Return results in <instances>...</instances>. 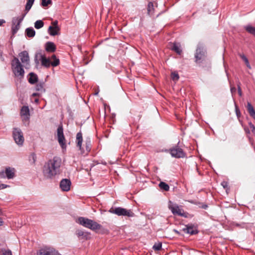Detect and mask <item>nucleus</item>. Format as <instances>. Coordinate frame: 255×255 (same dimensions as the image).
Returning a JSON list of instances; mask_svg holds the SVG:
<instances>
[{
	"label": "nucleus",
	"mask_w": 255,
	"mask_h": 255,
	"mask_svg": "<svg viewBox=\"0 0 255 255\" xmlns=\"http://www.w3.org/2000/svg\"><path fill=\"white\" fill-rule=\"evenodd\" d=\"M245 131H246V132L247 133H250V130L248 128H245Z\"/></svg>",
	"instance_id": "nucleus-45"
},
{
	"label": "nucleus",
	"mask_w": 255,
	"mask_h": 255,
	"mask_svg": "<svg viewBox=\"0 0 255 255\" xmlns=\"http://www.w3.org/2000/svg\"><path fill=\"white\" fill-rule=\"evenodd\" d=\"M61 160L59 157H54L46 162L43 168V174L47 179H51L58 172Z\"/></svg>",
	"instance_id": "nucleus-1"
},
{
	"label": "nucleus",
	"mask_w": 255,
	"mask_h": 255,
	"mask_svg": "<svg viewBox=\"0 0 255 255\" xmlns=\"http://www.w3.org/2000/svg\"><path fill=\"white\" fill-rule=\"evenodd\" d=\"M76 235L80 238L81 239L87 240L89 234L87 232H84L81 230H77L76 232Z\"/></svg>",
	"instance_id": "nucleus-17"
},
{
	"label": "nucleus",
	"mask_w": 255,
	"mask_h": 255,
	"mask_svg": "<svg viewBox=\"0 0 255 255\" xmlns=\"http://www.w3.org/2000/svg\"><path fill=\"white\" fill-rule=\"evenodd\" d=\"M26 35L29 37H32L35 35V32L33 28H27L26 30Z\"/></svg>",
	"instance_id": "nucleus-28"
},
{
	"label": "nucleus",
	"mask_w": 255,
	"mask_h": 255,
	"mask_svg": "<svg viewBox=\"0 0 255 255\" xmlns=\"http://www.w3.org/2000/svg\"><path fill=\"white\" fill-rule=\"evenodd\" d=\"M162 247L161 243H155L153 246V249L154 251H159L161 250Z\"/></svg>",
	"instance_id": "nucleus-35"
},
{
	"label": "nucleus",
	"mask_w": 255,
	"mask_h": 255,
	"mask_svg": "<svg viewBox=\"0 0 255 255\" xmlns=\"http://www.w3.org/2000/svg\"><path fill=\"white\" fill-rule=\"evenodd\" d=\"M83 135L81 131L78 132L76 137V146L78 148L79 150L82 154L87 155L91 151L92 144L91 140L89 137L86 138L84 144L82 145L83 143Z\"/></svg>",
	"instance_id": "nucleus-2"
},
{
	"label": "nucleus",
	"mask_w": 255,
	"mask_h": 255,
	"mask_svg": "<svg viewBox=\"0 0 255 255\" xmlns=\"http://www.w3.org/2000/svg\"><path fill=\"white\" fill-rule=\"evenodd\" d=\"M11 68L14 76L21 79L23 77L24 71L19 59L14 57L11 61Z\"/></svg>",
	"instance_id": "nucleus-4"
},
{
	"label": "nucleus",
	"mask_w": 255,
	"mask_h": 255,
	"mask_svg": "<svg viewBox=\"0 0 255 255\" xmlns=\"http://www.w3.org/2000/svg\"><path fill=\"white\" fill-rule=\"evenodd\" d=\"M38 95H39V94H37V93H33L32 95V96H33V97H36V96H38Z\"/></svg>",
	"instance_id": "nucleus-47"
},
{
	"label": "nucleus",
	"mask_w": 255,
	"mask_h": 255,
	"mask_svg": "<svg viewBox=\"0 0 255 255\" xmlns=\"http://www.w3.org/2000/svg\"><path fill=\"white\" fill-rule=\"evenodd\" d=\"M195 62L200 64L202 63L205 58V52L201 47H198L195 54Z\"/></svg>",
	"instance_id": "nucleus-10"
},
{
	"label": "nucleus",
	"mask_w": 255,
	"mask_h": 255,
	"mask_svg": "<svg viewBox=\"0 0 255 255\" xmlns=\"http://www.w3.org/2000/svg\"><path fill=\"white\" fill-rule=\"evenodd\" d=\"M247 108L250 115L255 119V111L250 102H248Z\"/></svg>",
	"instance_id": "nucleus-21"
},
{
	"label": "nucleus",
	"mask_w": 255,
	"mask_h": 255,
	"mask_svg": "<svg viewBox=\"0 0 255 255\" xmlns=\"http://www.w3.org/2000/svg\"><path fill=\"white\" fill-rule=\"evenodd\" d=\"M5 174L8 179L12 178L14 176V169L10 167L6 168Z\"/></svg>",
	"instance_id": "nucleus-20"
},
{
	"label": "nucleus",
	"mask_w": 255,
	"mask_h": 255,
	"mask_svg": "<svg viewBox=\"0 0 255 255\" xmlns=\"http://www.w3.org/2000/svg\"><path fill=\"white\" fill-rule=\"evenodd\" d=\"M249 125L250 128L251 129L252 133L255 135V126L251 122H250L249 123Z\"/></svg>",
	"instance_id": "nucleus-38"
},
{
	"label": "nucleus",
	"mask_w": 255,
	"mask_h": 255,
	"mask_svg": "<svg viewBox=\"0 0 255 255\" xmlns=\"http://www.w3.org/2000/svg\"><path fill=\"white\" fill-rule=\"evenodd\" d=\"M51 60L52 61H51V65L52 66L55 67L59 64V60L56 58L55 55H53L51 56Z\"/></svg>",
	"instance_id": "nucleus-26"
},
{
	"label": "nucleus",
	"mask_w": 255,
	"mask_h": 255,
	"mask_svg": "<svg viewBox=\"0 0 255 255\" xmlns=\"http://www.w3.org/2000/svg\"><path fill=\"white\" fill-rule=\"evenodd\" d=\"M34 102H35L36 103H38V102H39V100H38V99L36 98V99L34 100Z\"/></svg>",
	"instance_id": "nucleus-49"
},
{
	"label": "nucleus",
	"mask_w": 255,
	"mask_h": 255,
	"mask_svg": "<svg viewBox=\"0 0 255 255\" xmlns=\"http://www.w3.org/2000/svg\"><path fill=\"white\" fill-rule=\"evenodd\" d=\"M246 30L249 33L255 36V27L251 25H247L245 27Z\"/></svg>",
	"instance_id": "nucleus-27"
},
{
	"label": "nucleus",
	"mask_w": 255,
	"mask_h": 255,
	"mask_svg": "<svg viewBox=\"0 0 255 255\" xmlns=\"http://www.w3.org/2000/svg\"><path fill=\"white\" fill-rule=\"evenodd\" d=\"M34 0H27V2L25 5V13L24 14H26L28 11L31 8L33 3H34Z\"/></svg>",
	"instance_id": "nucleus-25"
},
{
	"label": "nucleus",
	"mask_w": 255,
	"mask_h": 255,
	"mask_svg": "<svg viewBox=\"0 0 255 255\" xmlns=\"http://www.w3.org/2000/svg\"><path fill=\"white\" fill-rule=\"evenodd\" d=\"M36 160V154L32 152L31 153L29 156V161L31 165H34Z\"/></svg>",
	"instance_id": "nucleus-29"
},
{
	"label": "nucleus",
	"mask_w": 255,
	"mask_h": 255,
	"mask_svg": "<svg viewBox=\"0 0 255 255\" xmlns=\"http://www.w3.org/2000/svg\"><path fill=\"white\" fill-rule=\"evenodd\" d=\"M154 8L153 3L152 2H149L148 4L147 11L149 15H152L153 13Z\"/></svg>",
	"instance_id": "nucleus-31"
},
{
	"label": "nucleus",
	"mask_w": 255,
	"mask_h": 255,
	"mask_svg": "<svg viewBox=\"0 0 255 255\" xmlns=\"http://www.w3.org/2000/svg\"><path fill=\"white\" fill-rule=\"evenodd\" d=\"M174 232H175V233H178V231H176V230H174Z\"/></svg>",
	"instance_id": "nucleus-50"
},
{
	"label": "nucleus",
	"mask_w": 255,
	"mask_h": 255,
	"mask_svg": "<svg viewBox=\"0 0 255 255\" xmlns=\"http://www.w3.org/2000/svg\"><path fill=\"white\" fill-rule=\"evenodd\" d=\"M222 186L223 187V188L225 189H227L228 183L227 182L223 181L221 183Z\"/></svg>",
	"instance_id": "nucleus-40"
},
{
	"label": "nucleus",
	"mask_w": 255,
	"mask_h": 255,
	"mask_svg": "<svg viewBox=\"0 0 255 255\" xmlns=\"http://www.w3.org/2000/svg\"><path fill=\"white\" fill-rule=\"evenodd\" d=\"M231 92L233 95L236 94V88L234 87H231Z\"/></svg>",
	"instance_id": "nucleus-41"
},
{
	"label": "nucleus",
	"mask_w": 255,
	"mask_h": 255,
	"mask_svg": "<svg viewBox=\"0 0 255 255\" xmlns=\"http://www.w3.org/2000/svg\"><path fill=\"white\" fill-rule=\"evenodd\" d=\"M171 76V78L173 81H177L179 78L178 74L175 72L172 73Z\"/></svg>",
	"instance_id": "nucleus-37"
},
{
	"label": "nucleus",
	"mask_w": 255,
	"mask_h": 255,
	"mask_svg": "<svg viewBox=\"0 0 255 255\" xmlns=\"http://www.w3.org/2000/svg\"><path fill=\"white\" fill-rule=\"evenodd\" d=\"M7 186L3 184H0V189H4L6 188Z\"/></svg>",
	"instance_id": "nucleus-43"
},
{
	"label": "nucleus",
	"mask_w": 255,
	"mask_h": 255,
	"mask_svg": "<svg viewBox=\"0 0 255 255\" xmlns=\"http://www.w3.org/2000/svg\"><path fill=\"white\" fill-rule=\"evenodd\" d=\"M57 136L59 144L63 149H66V139L63 133V128L62 125H60L57 129Z\"/></svg>",
	"instance_id": "nucleus-5"
},
{
	"label": "nucleus",
	"mask_w": 255,
	"mask_h": 255,
	"mask_svg": "<svg viewBox=\"0 0 255 255\" xmlns=\"http://www.w3.org/2000/svg\"><path fill=\"white\" fill-rule=\"evenodd\" d=\"M37 255H59V254L54 248L45 247L40 249L37 252Z\"/></svg>",
	"instance_id": "nucleus-8"
},
{
	"label": "nucleus",
	"mask_w": 255,
	"mask_h": 255,
	"mask_svg": "<svg viewBox=\"0 0 255 255\" xmlns=\"http://www.w3.org/2000/svg\"><path fill=\"white\" fill-rule=\"evenodd\" d=\"M13 139L16 143L18 145H22L24 142V138L23 133L18 128H14L12 132Z\"/></svg>",
	"instance_id": "nucleus-6"
},
{
	"label": "nucleus",
	"mask_w": 255,
	"mask_h": 255,
	"mask_svg": "<svg viewBox=\"0 0 255 255\" xmlns=\"http://www.w3.org/2000/svg\"><path fill=\"white\" fill-rule=\"evenodd\" d=\"M111 213H114L118 216H126L128 217H133L134 213L130 210H127L121 207L116 208L115 209L110 210Z\"/></svg>",
	"instance_id": "nucleus-7"
},
{
	"label": "nucleus",
	"mask_w": 255,
	"mask_h": 255,
	"mask_svg": "<svg viewBox=\"0 0 255 255\" xmlns=\"http://www.w3.org/2000/svg\"><path fill=\"white\" fill-rule=\"evenodd\" d=\"M20 115L23 120H28L29 118V110L27 106H23L20 111Z\"/></svg>",
	"instance_id": "nucleus-16"
},
{
	"label": "nucleus",
	"mask_w": 255,
	"mask_h": 255,
	"mask_svg": "<svg viewBox=\"0 0 255 255\" xmlns=\"http://www.w3.org/2000/svg\"><path fill=\"white\" fill-rule=\"evenodd\" d=\"M25 16V14H23L21 18L14 17L12 19V26L11 28L13 34L16 33L19 29L20 23L22 21Z\"/></svg>",
	"instance_id": "nucleus-11"
},
{
	"label": "nucleus",
	"mask_w": 255,
	"mask_h": 255,
	"mask_svg": "<svg viewBox=\"0 0 255 255\" xmlns=\"http://www.w3.org/2000/svg\"><path fill=\"white\" fill-rule=\"evenodd\" d=\"M169 151L171 156L175 158H183L185 156V153L182 149L177 146L171 148Z\"/></svg>",
	"instance_id": "nucleus-9"
},
{
	"label": "nucleus",
	"mask_w": 255,
	"mask_h": 255,
	"mask_svg": "<svg viewBox=\"0 0 255 255\" xmlns=\"http://www.w3.org/2000/svg\"><path fill=\"white\" fill-rule=\"evenodd\" d=\"M240 56L244 60V61L246 63L247 66L249 68L251 69V65H250L249 60H248V58L246 57V56L245 55L241 54H240Z\"/></svg>",
	"instance_id": "nucleus-33"
},
{
	"label": "nucleus",
	"mask_w": 255,
	"mask_h": 255,
	"mask_svg": "<svg viewBox=\"0 0 255 255\" xmlns=\"http://www.w3.org/2000/svg\"><path fill=\"white\" fill-rule=\"evenodd\" d=\"M236 113H237V116H239V115L240 114V112L239 110L237 109V107H236Z\"/></svg>",
	"instance_id": "nucleus-46"
},
{
	"label": "nucleus",
	"mask_w": 255,
	"mask_h": 255,
	"mask_svg": "<svg viewBox=\"0 0 255 255\" xmlns=\"http://www.w3.org/2000/svg\"><path fill=\"white\" fill-rule=\"evenodd\" d=\"M36 90L37 91H40L43 92L45 91L44 89V84L43 83H38L35 87Z\"/></svg>",
	"instance_id": "nucleus-34"
},
{
	"label": "nucleus",
	"mask_w": 255,
	"mask_h": 255,
	"mask_svg": "<svg viewBox=\"0 0 255 255\" xmlns=\"http://www.w3.org/2000/svg\"><path fill=\"white\" fill-rule=\"evenodd\" d=\"M41 65L46 68L50 67L51 65V61L49 59L47 58L44 55L41 56Z\"/></svg>",
	"instance_id": "nucleus-18"
},
{
	"label": "nucleus",
	"mask_w": 255,
	"mask_h": 255,
	"mask_svg": "<svg viewBox=\"0 0 255 255\" xmlns=\"http://www.w3.org/2000/svg\"><path fill=\"white\" fill-rule=\"evenodd\" d=\"M21 62L25 65H28L29 62V57L26 51H23L19 54Z\"/></svg>",
	"instance_id": "nucleus-15"
},
{
	"label": "nucleus",
	"mask_w": 255,
	"mask_h": 255,
	"mask_svg": "<svg viewBox=\"0 0 255 255\" xmlns=\"http://www.w3.org/2000/svg\"><path fill=\"white\" fill-rule=\"evenodd\" d=\"M44 25L43 22L41 20H37L34 23V27L36 29H39L42 28Z\"/></svg>",
	"instance_id": "nucleus-32"
},
{
	"label": "nucleus",
	"mask_w": 255,
	"mask_h": 255,
	"mask_svg": "<svg viewBox=\"0 0 255 255\" xmlns=\"http://www.w3.org/2000/svg\"><path fill=\"white\" fill-rule=\"evenodd\" d=\"M76 222L84 227L94 231L102 228V226L96 222L83 217H79Z\"/></svg>",
	"instance_id": "nucleus-3"
},
{
	"label": "nucleus",
	"mask_w": 255,
	"mask_h": 255,
	"mask_svg": "<svg viewBox=\"0 0 255 255\" xmlns=\"http://www.w3.org/2000/svg\"><path fill=\"white\" fill-rule=\"evenodd\" d=\"M169 209L172 213L175 215H178L181 217H187L188 213L180 209L178 206H170Z\"/></svg>",
	"instance_id": "nucleus-12"
},
{
	"label": "nucleus",
	"mask_w": 255,
	"mask_h": 255,
	"mask_svg": "<svg viewBox=\"0 0 255 255\" xmlns=\"http://www.w3.org/2000/svg\"><path fill=\"white\" fill-rule=\"evenodd\" d=\"M171 49L178 54H180L182 53V50L180 49V46L179 44L176 43L172 44Z\"/></svg>",
	"instance_id": "nucleus-23"
},
{
	"label": "nucleus",
	"mask_w": 255,
	"mask_h": 255,
	"mask_svg": "<svg viewBox=\"0 0 255 255\" xmlns=\"http://www.w3.org/2000/svg\"><path fill=\"white\" fill-rule=\"evenodd\" d=\"M1 210H0V215H1Z\"/></svg>",
	"instance_id": "nucleus-51"
},
{
	"label": "nucleus",
	"mask_w": 255,
	"mask_h": 255,
	"mask_svg": "<svg viewBox=\"0 0 255 255\" xmlns=\"http://www.w3.org/2000/svg\"><path fill=\"white\" fill-rule=\"evenodd\" d=\"M45 49L47 52H54L56 50V46L54 43L48 42L46 43Z\"/></svg>",
	"instance_id": "nucleus-19"
},
{
	"label": "nucleus",
	"mask_w": 255,
	"mask_h": 255,
	"mask_svg": "<svg viewBox=\"0 0 255 255\" xmlns=\"http://www.w3.org/2000/svg\"><path fill=\"white\" fill-rule=\"evenodd\" d=\"M29 78H28V82L30 83V84H34L36 82H37V80H38V77H37V76L33 73H30L29 74Z\"/></svg>",
	"instance_id": "nucleus-22"
},
{
	"label": "nucleus",
	"mask_w": 255,
	"mask_h": 255,
	"mask_svg": "<svg viewBox=\"0 0 255 255\" xmlns=\"http://www.w3.org/2000/svg\"><path fill=\"white\" fill-rule=\"evenodd\" d=\"M5 21L3 19H0V26H1Z\"/></svg>",
	"instance_id": "nucleus-44"
},
{
	"label": "nucleus",
	"mask_w": 255,
	"mask_h": 255,
	"mask_svg": "<svg viewBox=\"0 0 255 255\" xmlns=\"http://www.w3.org/2000/svg\"><path fill=\"white\" fill-rule=\"evenodd\" d=\"M51 3V0H41V5L43 7H46Z\"/></svg>",
	"instance_id": "nucleus-36"
},
{
	"label": "nucleus",
	"mask_w": 255,
	"mask_h": 255,
	"mask_svg": "<svg viewBox=\"0 0 255 255\" xmlns=\"http://www.w3.org/2000/svg\"><path fill=\"white\" fill-rule=\"evenodd\" d=\"M159 186L161 189H162L164 191H167L169 190V185L164 182H161L159 184Z\"/></svg>",
	"instance_id": "nucleus-30"
},
{
	"label": "nucleus",
	"mask_w": 255,
	"mask_h": 255,
	"mask_svg": "<svg viewBox=\"0 0 255 255\" xmlns=\"http://www.w3.org/2000/svg\"><path fill=\"white\" fill-rule=\"evenodd\" d=\"M3 222L1 220V219L0 218V226L2 225Z\"/></svg>",
	"instance_id": "nucleus-48"
},
{
	"label": "nucleus",
	"mask_w": 255,
	"mask_h": 255,
	"mask_svg": "<svg viewBox=\"0 0 255 255\" xmlns=\"http://www.w3.org/2000/svg\"><path fill=\"white\" fill-rule=\"evenodd\" d=\"M3 255H12L11 252L8 250L3 253Z\"/></svg>",
	"instance_id": "nucleus-42"
},
{
	"label": "nucleus",
	"mask_w": 255,
	"mask_h": 255,
	"mask_svg": "<svg viewBox=\"0 0 255 255\" xmlns=\"http://www.w3.org/2000/svg\"><path fill=\"white\" fill-rule=\"evenodd\" d=\"M52 25L50 26L48 28V32L50 35L55 36L58 34L60 28L58 26V21L55 20L51 23Z\"/></svg>",
	"instance_id": "nucleus-13"
},
{
	"label": "nucleus",
	"mask_w": 255,
	"mask_h": 255,
	"mask_svg": "<svg viewBox=\"0 0 255 255\" xmlns=\"http://www.w3.org/2000/svg\"><path fill=\"white\" fill-rule=\"evenodd\" d=\"M237 86H238V90L239 95L240 96H242V90H241V83L240 82H238V83Z\"/></svg>",
	"instance_id": "nucleus-39"
},
{
	"label": "nucleus",
	"mask_w": 255,
	"mask_h": 255,
	"mask_svg": "<svg viewBox=\"0 0 255 255\" xmlns=\"http://www.w3.org/2000/svg\"><path fill=\"white\" fill-rule=\"evenodd\" d=\"M71 181L67 179H62L60 183V187L61 189L64 191H68L70 189Z\"/></svg>",
	"instance_id": "nucleus-14"
},
{
	"label": "nucleus",
	"mask_w": 255,
	"mask_h": 255,
	"mask_svg": "<svg viewBox=\"0 0 255 255\" xmlns=\"http://www.w3.org/2000/svg\"><path fill=\"white\" fill-rule=\"evenodd\" d=\"M183 231L187 234H190L191 235H194L196 234L197 232L194 231L193 229V227L191 226H186L185 228L183 229Z\"/></svg>",
	"instance_id": "nucleus-24"
}]
</instances>
